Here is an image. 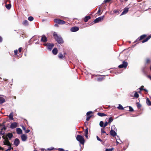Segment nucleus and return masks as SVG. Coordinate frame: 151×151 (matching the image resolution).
I'll list each match as a JSON object with an SVG mask.
<instances>
[{
  "mask_svg": "<svg viewBox=\"0 0 151 151\" xmlns=\"http://www.w3.org/2000/svg\"><path fill=\"white\" fill-rule=\"evenodd\" d=\"M53 36L54 37L55 40L58 43L61 44L63 42V40L61 37L60 35L58 36L56 32H54Z\"/></svg>",
  "mask_w": 151,
  "mask_h": 151,
  "instance_id": "nucleus-1",
  "label": "nucleus"
},
{
  "mask_svg": "<svg viewBox=\"0 0 151 151\" xmlns=\"http://www.w3.org/2000/svg\"><path fill=\"white\" fill-rule=\"evenodd\" d=\"M76 139L81 143L84 144V140L82 136L80 135H78L76 137Z\"/></svg>",
  "mask_w": 151,
  "mask_h": 151,
  "instance_id": "nucleus-2",
  "label": "nucleus"
},
{
  "mask_svg": "<svg viewBox=\"0 0 151 151\" xmlns=\"http://www.w3.org/2000/svg\"><path fill=\"white\" fill-rule=\"evenodd\" d=\"M2 137L4 139V140L3 142L4 143V145H7L8 146H11V144L8 140V138L6 137V138H5L4 136Z\"/></svg>",
  "mask_w": 151,
  "mask_h": 151,
  "instance_id": "nucleus-3",
  "label": "nucleus"
},
{
  "mask_svg": "<svg viewBox=\"0 0 151 151\" xmlns=\"http://www.w3.org/2000/svg\"><path fill=\"white\" fill-rule=\"evenodd\" d=\"M104 17V15L96 18L93 21L94 23H96L99 22L103 20Z\"/></svg>",
  "mask_w": 151,
  "mask_h": 151,
  "instance_id": "nucleus-4",
  "label": "nucleus"
},
{
  "mask_svg": "<svg viewBox=\"0 0 151 151\" xmlns=\"http://www.w3.org/2000/svg\"><path fill=\"white\" fill-rule=\"evenodd\" d=\"M54 22L59 24H63L65 23V22L63 20L58 19H55L54 20Z\"/></svg>",
  "mask_w": 151,
  "mask_h": 151,
  "instance_id": "nucleus-5",
  "label": "nucleus"
},
{
  "mask_svg": "<svg viewBox=\"0 0 151 151\" xmlns=\"http://www.w3.org/2000/svg\"><path fill=\"white\" fill-rule=\"evenodd\" d=\"M127 65H128V63H127V62L125 61H124L123 62L122 64L119 65L118 67L119 68H125L127 66Z\"/></svg>",
  "mask_w": 151,
  "mask_h": 151,
  "instance_id": "nucleus-6",
  "label": "nucleus"
},
{
  "mask_svg": "<svg viewBox=\"0 0 151 151\" xmlns=\"http://www.w3.org/2000/svg\"><path fill=\"white\" fill-rule=\"evenodd\" d=\"M46 46H47V49L50 50H51L54 46V44L52 43H47L46 44Z\"/></svg>",
  "mask_w": 151,
  "mask_h": 151,
  "instance_id": "nucleus-7",
  "label": "nucleus"
},
{
  "mask_svg": "<svg viewBox=\"0 0 151 151\" xmlns=\"http://www.w3.org/2000/svg\"><path fill=\"white\" fill-rule=\"evenodd\" d=\"M17 126V122H14L12 123L10 125V127L12 129H13L15 128Z\"/></svg>",
  "mask_w": 151,
  "mask_h": 151,
  "instance_id": "nucleus-8",
  "label": "nucleus"
},
{
  "mask_svg": "<svg viewBox=\"0 0 151 151\" xmlns=\"http://www.w3.org/2000/svg\"><path fill=\"white\" fill-rule=\"evenodd\" d=\"M79 29V28L78 27H72L70 29V31L72 32H75L78 31Z\"/></svg>",
  "mask_w": 151,
  "mask_h": 151,
  "instance_id": "nucleus-9",
  "label": "nucleus"
},
{
  "mask_svg": "<svg viewBox=\"0 0 151 151\" xmlns=\"http://www.w3.org/2000/svg\"><path fill=\"white\" fill-rule=\"evenodd\" d=\"M129 8L127 7H126L124 9V10L122 13L121 15L126 14L128 11Z\"/></svg>",
  "mask_w": 151,
  "mask_h": 151,
  "instance_id": "nucleus-10",
  "label": "nucleus"
},
{
  "mask_svg": "<svg viewBox=\"0 0 151 151\" xmlns=\"http://www.w3.org/2000/svg\"><path fill=\"white\" fill-rule=\"evenodd\" d=\"M20 143L19 140L18 138L15 139L14 141V144L16 146H17Z\"/></svg>",
  "mask_w": 151,
  "mask_h": 151,
  "instance_id": "nucleus-11",
  "label": "nucleus"
},
{
  "mask_svg": "<svg viewBox=\"0 0 151 151\" xmlns=\"http://www.w3.org/2000/svg\"><path fill=\"white\" fill-rule=\"evenodd\" d=\"M21 138L23 141H25L27 139V136L26 135L23 134L21 136Z\"/></svg>",
  "mask_w": 151,
  "mask_h": 151,
  "instance_id": "nucleus-12",
  "label": "nucleus"
},
{
  "mask_svg": "<svg viewBox=\"0 0 151 151\" xmlns=\"http://www.w3.org/2000/svg\"><path fill=\"white\" fill-rule=\"evenodd\" d=\"M110 134L113 137H114L116 135V133L115 131L113 130L112 129L110 131Z\"/></svg>",
  "mask_w": 151,
  "mask_h": 151,
  "instance_id": "nucleus-13",
  "label": "nucleus"
},
{
  "mask_svg": "<svg viewBox=\"0 0 151 151\" xmlns=\"http://www.w3.org/2000/svg\"><path fill=\"white\" fill-rule=\"evenodd\" d=\"M13 136V135L12 133H9L6 134V137H5V138L8 137L9 139H11Z\"/></svg>",
  "mask_w": 151,
  "mask_h": 151,
  "instance_id": "nucleus-14",
  "label": "nucleus"
},
{
  "mask_svg": "<svg viewBox=\"0 0 151 151\" xmlns=\"http://www.w3.org/2000/svg\"><path fill=\"white\" fill-rule=\"evenodd\" d=\"M17 132L18 134H21L22 133V130L19 128H17L16 129Z\"/></svg>",
  "mask_w": 151,
  "mask_h": 151,
  "instance_id": "nucleus-15",
  "label": "nucleus"
},
{
  "mask_svg": "<svg viewBox=\"0 0 151 151\" xmlns=\"http://www.w3.org/2000/svg\"><path fill=\"white\" fill-rule=\"evenodd\" d=\"M47 38L45 35L42 36L41 41L43 42H45L47 41Z\"/></svg>",
  "mask_w": 151,
  "mask_h": 151,
  "instance_id": "nucleus-16",
  "label": "nucleus"
},
{
  "mask_svg": "<svg viewBox=\"0 0 151 151\" xmlns=\"http://www.w3.org/2000/svg\"><path fill=\"white\" fill-rule=\"evenodd\" d=\"M13 112H11L9 116H8L9 119L11 120H13L14 118H13Z\"/></svg>",
  "mask_w": 151,
  "mask_h": 151,
  "instance_id": "nucleus-17",
  "label": "nucleus"
},
{
  "mask_svg": "<svg viewBox=\"0 0 151 151\" xmlns=\"http://www.w3.org/2000/svg\"><path fill=\"white\" fill-rule=\"evenodd\" d=\"M151 37V35L147 37L144 40L142 41V43H143L147 41Z\"/></svg>",
  "mask_w": 151,
  "mask_h": 151,
  "instance_id": "nucleus-18",
  "label": "nucleus"
},
{
  "mask_svg": "<svg viewBox=\"0 0 151 151\" xmlns=\"http://www.w3.org/2000/svg\"><path fill=\"white\" fill-rule=\"evenodd\" d=\"M91 19V17L89 16H86L85 17L84 19V20L85 22H87L88 20Z\"/></svg>",
  "mask_w": 151,
  "mask_h": 151,
  "instance_id": "nucleus-19",
  "label": "nucleus"
},
{
  "mask_svg": "<svg viewBox=\"0 0 151 151\" xmlns=\"http://www.w3.org/2000/svg\"><path fill=\"white\" fill-rule=\"evenodd\" d=\"M52 53L54 55H55L57 54L58 53L57 49L56 48H54L52 50Z\"/></svg>",
  "mask_w": 151,
  "mask_h": 151,
  "instance_id": "nucleus-20",
  "label": "nucleus"
},
{
  "mask_svg": "<svg viewBox=\"0 0 151 151\" xmlns=\"http://www.w3.org/2000/svg\"><path fill=\"white\" fill-rule=\"evenodd\" d=\"M98 115L100 116H106V115L104 113L99 112L97 114Z\"/></svg>",
  "mask_w": 151,
  "mask_h": 151,
  "instance_id": "nucleus-21",
  "label": "nucleus"
},
{
  "mask_svg": "<svg viewBox=\"0 0 151 151\" xmlns=\"http://www.w3.org/2000/svg\"><path fill=\"white\" fill-rule=\"evenodd\" d=\"M5 101V99L4 98L0 97V104H2Z\"/></svg>",
  "mask_w": 151,
  "mask_h": 151,
  "instance_id": "nucleus-22",
  "label": "nucleus"
},
{
  "mask_svg": "<svg viewBox=\"0 0 151 151\" xmlns=\"http://www.w3.org/2000/svg\"><path fill=\"white\" fill-rule=\"evenodd\" d=\"M146 36L145 35H141L139 37V39H138V40H140L143 39L146 37Z\"/></svg>",
  "mask_w": 151,
  "mask_h": 151,
  "instance_id": "nucleus-23",
  "label": "nucleus"
},
{
  "mask_svg": "<svg viewBox=\"0 0 151 151\" xmlns=\"http://www.w3.org/2000/svg\"><path fill=\"white\" fill-rule=\"evenodd\" d=\"M147 103L148 105L151 106V102L148 98L147 99Z\"/></svg>",
  "mask_w": 151,
  "mask_h": 151,
  "instance_id": "nucleus-24",
  "label": "nucleus"
},
{
  "mask_svg": "<svg viewBox=\"0 0 151 151\" xmlns=\"http://www.w3.org/2000/svg\"><path fill=\"white\" fill-rule=\"evenodd\" d=\"M11 7V4H6V8L8 9H9Z\"/></svg>",
  "mask_w": 151,
  "mask_h": 151,
  "instance_id": "nucleus-25",
  "label": "nucleus"
},
{
  "mask_svg": "<svg viewBox=\"0 0 151 151\" xmlns=\"http://www.w3.org/2000/svg\"><path fill=\"white\" fill-rule=\"evenodd\" d=\"M134 96L137 98H138L139 97V95L137 92H135L134 94Z\"/></svg>",
  "mask_w": 151,
  "mask_h": 151,
  "instance_id": "nucleus-26",
  "label": "nucleus"
},
{
  "mask_svg": "<svg viewBox=\"0 0 151 151\" xmlns=\"http://www.w3.org/2000/svg\"><path fill=\"white\" fill-rule=\"evenodd\" d=\"M117 108L121 110H123L124 109L122 106L120 104L119 105V106Z\"/></svg>",
  "mask_w": 151,
  "mask_h": 151,
  "instance_id": "nucleus-27",
  "label": "nucleus"
},
{
  "mask_svg": "<svg viewBox=\"0 0 151 151\" xmlns=\"http://www.w3.org/2000/svg\"><path fill=\"white\" fill-rule=\"evenodd\" d=\"M23 24L24 25H27L28 24V22L27 20H24L23 22Z\"/></svg>",
  "mask_w": 151,
  "mask_h": 151,
  "instance_id": "nucleus-28",
  "label": "nucleus"
},
{
  "mask_svg": "<svg viewBox=\"0 0 151 151\" xmlns=\"http://www.w3.org/2000/svg\"><path fill=\"white\" fill-rule=\"evenodd\" d=\"M59 58L62 59L63 58V56L62 53H59L58 55Z\"/></svg>",
  "mask_w": 151,
  "mask_h": 151,
  "instance_id": "nucleus-29",
  "label": "nucleus"
},
{
  "mask_svg": "<svg viewBox=\"0 0 151 151\" xmlns=\"http://www.w3.org/2000/svg\"><path fill=\"white\" fill-rule=\"evenodd\" d=\"M99 125L101 127H104V123L102 121H101L100 122Z\"/></svg>",
  "mask_w": 151,
  "mask_h": 151,
  "instance_id": "nucleus-30",
  "label": "nucleus"
},
{
  "mask_svg": "<svg viewBox=\"0 0 151 151\" xmlns=\"http://www.w3.org/2000/svg\"><path fill=\"white\" fill-rule=\"evenodd\" d=\"M104 129L105 127H103V128H102L101 129V133H106V132L104 131Z\"/></svg>",
  "mask_w": 151,
  "mask_h": 151,
  "instance_id": "nucleus-31",
  "label": "nucleus"
},
{
  "mask_svg": "<svg viewBox=\"0 0 151 151\" xmlns=\"http://www.w3.org/2000/svg\"><path fill=\"white\" fill-rule=\"evenodd\" d=\"M34 18L30 16L29 17L28 20L30 21H32L33 20Z\"/></svg>",
  "mask_w": 151,
  "mask_h": 151,
  "instance_id": "nucleus-32",
  "label": "nucleus"
},
{
  "mask_svg": "<svg viewBox=\"0 0 151 151\" xmlns=\"http://www.w3.org/2000/svg\"><path fill=\"white\" fill-rule=\"evenodd\" d=\"M2 126H3V127L1 129V130L2 131L3 130H5L6 129V127L4 125H3Z\"/></svg>",
  "mask_w": 151,
  "mask_h": 151,
  "instance_id": "nucleus-33",
  "label": "nucleus"
},
{
  "mask_svg": "<svg viewBox=\"0 0 151 151\" xmlns=\"http://www.w3.org/2000/svg\"><path fill=\"white\" fill-rule=\"evenodd\" d=\"M113 119L112 118V117H110L109 119L108 123H111L113 121Z\"/></svg>",
  "mask_w": 151,
  "mask_h": 151,
  "instance_id": "nucleus-34",
  "label": "nucleus"
},
{
  "mask_svg": "<svg viewBox=\"0 0 151 151\" xmlns=\"http://www.w3.org/2000/svg\"><path fill=\"white\" fill-rule=\"evenodd\" d=\"M137 107L138 108H140L141 106V105L139 103H137Z\"/></svg>",
  "mask_w": 151,
  "mask_h": 151,
  "instance_id": "nucleus-35",
  "label": "nucleus"
},
{
  "mask_svg": "<svg viewBox=\"0 0 151 151\" xmlns=\"http://www.w3.org/2000/svg\"><path fill=\"white\" fill-rule=\"evenodd\" d=\"M92 111H89L88 112L86 113V115L87 116H90V114L92 113Z\"/></svg>",
  "mask_w": 151,
  "mask_h": 151,
  "instance_id": "nucleus-36",
  "label": "nucleus"
},
{
  "mask_svg": "<svg viewBox=\"0 0 151 151\" xmlns=\"http://www.w3.org/2000/svg\"><path fill=\"white\" fill-rule=\"evenodd\" d=\"M91 116H92V115H91V116H87V118L86 119V120L87 121L89 120L90 119V118L91 117Z\"/></svg>",
  "mask_w": 151,
  "mask_h": 151,
  "instance_id": "nucleus-37",
  "label": "nucleus"
},
{
  "mask_svg": "<svg viewBox=\"0 0 151 151\" xmlns=\"http://www.w3.org/2000/svg\"><path fill=\"white\" fill-rule=\"evenodd\" d=\"M54 149H55L53 147H51L50 148H48L47 150H48L51 151V150H54Z\"/></svg>",
  "mask_w": 151,
  "mask_h": 151,
  "instance_id": "nucleus-38",
  "label": "nucleus"
},
{
  "mask_svg": "<svg viewBox=\"0 0 151 151\" xmlns=\"http://www.w3.org/2000/svg\"><path fill=\"white\" fill-rule=\"evenodd\" d=\"M108 123H108V122H105L104 124V127H106V126H107V125L108 124Z\"/></svg>",
  "mask_w": 151,
  "mask_h": 151,
  "instance_id": "nucleus-39",
  "label": "nucleus"
},
{
  "mask_svg": "<svg viewBox=\"0 0 151 151\" xmlns=\"http://www.w3.org/2000/svg\"><path fill=\"white\" fill-rule=\"evenodd\" d=\"M129 111H134L133 109L131 106H129Z\"/></svg>",
  "mask_w": 151,
  "mask_h": 151,
  "instance_id": "nucleus-40",
  "label": "nucleus"
},
{
  "mask_svg": "<svg viewBox=\"0 0 151 151\" xmlns=\"http://www.w3.org/2000/svg\"><path fill=\"white\" fill-rule=\"evenodd\" d=\"M103 79V77H101L100 78H98L97 79V80L98 81H102Z\"/></svg>",
  "mask_w": 151,
  "mask_h": 151,
  "instance_id": "nucleus-41",
  "label": "nucleus"
},
{
  "mask_svg": "<svg viewBox=\"0 0 151 151\" xmlns=\"http://www.w3.org/2000/svg\"><path fill=\"white\" fill-rule=\"evenodd\" d=\"M146 63H148L150 62V60L149 59H147L146 60Z\"/></svg>",
  "mask_w": 151,
  "mask_h": 151,
  "instance_id": "nucleus-42",
  "label": "nucleus"
},
{
  "mask_svg": "<svg viewBox=\"0 0 151 151\" xmlns=\"http://www.w3.org/2000/svg\"><path fill=\"white\" fill-rule=\"evenodd\" d=\"M59 151H65L64 149L62 148H59L58 149Z\"/></svg>",
  "mask_w": 151,
  "mask_h": 151,
  "instance_id": "nucleus-43",
  "label": "nucleus"
},
{
  "mask_svg": "<svg viewBox=\"0 0 151 151\" xmlns=\"http://www.w3.org/2000/svg\"><path fill=\"white\" fill-rule=\"evenodd\" d=\"M8 146L9 147L6 150H5V151H8L11 150V146Z\"/></svg>",
  "mask_w": 151,
  "mask_h": 151,
  "instance_id": "nucleus-44",
  "label": "nucleus"
},
{
  "mask_svg": "<svg viewBox=\"0 0 151 151\" xmlns=\"http://www.w3.org/2000/svg\"><path fill=\"white\" fill-rule=\"evenodd\" d=\"M96 138L98 140L100 141V142H102V140L98 137V136H96Z\"/></svg>",
  "mask_w": 151,
  "mask_h": 151,
  "instance_id": "nucleus-45",
  "label": "nucleus"
},
{
  "mask_svg": "<svg viewBox=\"0 0 151 151\" xmlns=\"http://www.w3.org/2000/svg\"><path fill=\"white\" fill-rule=\"evenodd\" d=\"M24 131L25 132V133H28L30 131V130L29 129H27V130L26 129V130H25Z\"/></svg>",
  "mask_w": 151,
  "mask_h": 151,
  "instance_id": "nucleus-46",
  "label": "nucleus"
},
{
  "mask_svg": "<svg viewBox=\"0 0 151 151\" xmlns=\"http://www.w3.org/2000/svg\"><path fill=\"white\" fill-rule=\"evenodd\" d=\"M18 50H15L14 51V53L15 55H16L17 54Z\"/></svg>",
  "mask_w": 151,
  "mask_h": 151,
  "instance_id": "nucleus-47",
  "label": "nucleus"
},
{
  "mask_svg": "<svg viewBox=\"0 0 151 151\" xmlns=\"http://www.w3.org/2000/svg\"><path fill=\"white\" fill-rule=\"evenodd\" d=\"M88 128H87L85 130V134H88Z\"/></svg>",
  "mask_w": 151,
  "mask_h": 151,
  "instance_id": "nucleus-48",
  "label": "nucleus"
},
{
  "mask_svg": "<svg viewBox=\"0 0 151 151\" xmlns=\"http://www.w3.org/2000/svg\"><path fill=\"white\" fill-rule=\"evenodd\" d=\"M111 0H105L104 2V3H106L109 2Z\"/></svg>",
  "mask_w": 151,
  "mask_h": 151,
  "instance_id": "nucleus-49",
  "label": "nucleus"
},
{
  "mask_svg": "<svg viewBox=\"0 0 151 151\" xmlns=\"http://www.w3.org/2000/svg\"><path fill=\"white\" fill-rule=\"evenodd\" d=\"M144 87V86H142L141 87L139 88V89L140 91L143 90V88Z\"/></svg>",
  "mask_w": 151,
  "mask_h": 151,
  "instance_id": "nucleus-50",
  "label": "nucleus"
},
{
  "mask_svg": "<svg viewBox=\"0 0 151 151\" xmlns=\"http://www.w3.org/2000/svg\"><path fill=\"white\" fill-rule=\"evenodd\" d=\"M106 151H112V149H107L106 150Z\"/></svg>",
  "mask_w": 151,
  "mask_h": 151,
  "instance_id": "nucleus-51",
  "label": "nucleus"
},
{
  "mask_svg": "<svg viewBox=\"0 0 151 151\" xmlns=\"http://www.w3.org/2000/svg\"><path fill=\"white\" fill-rule=\"evenodd\" d=\"M22 128L23 129L24 131L26 130V128H25V127L24 126H22Z\"/></svg>",
  "mask_w": 151,
  "mask_h": 151,
  "instance_id": "nucleus-52",
  "label": "nucleus"
},
{
  "mask_svg": "<svg viewBox=\"0 0 151 151\" xmlns=\"http://www.w3.org/2000/svg\"><path fill=\"white\" fill-rule=\"evenodd\" d=\"M100 12H101V8H100V7H99V9L97 12V13H99Z\"/></svg>",
  "mask_w": 151,
  "mask_h": 151,
  "instance_id": "nucleus-53",
  "label": "nucleus"
},
{
  "mask_svg": "<svg viewBox=\"0 0 151 151\" xmlns=\"http://www.w3.org/2000/svg\"><path fill=\"white\" fill-rule=\"evenodd\" d=\"M22 50L21 47H19V52H21Z\"/></svg>",
  "mask_w": 151,
  "mask_h": 151,
  "instance_id": "nucleus-54",
  "label": "nucleus"
},
{
  "mask_svg": "<svg viewBox=\"0 0 151 151\" xmlns=\"http://www.w3.org/2000/svg\"><path fill=\"white\" fill-rule=\"evenodd\" d=\"M85 136L86 137L88 138V134H85Z\"/></svg>",
  "mask_w": 151,
  "mask_h": 151,
  "instance_id": "nucleus-55",
  "label": "nucleus"
},
{
  "mask_svg": "<svg viewBox=\"0 0 151 151\" xmlns=\"http://www.w3.org/2000/svg\"><path fill=\"white\" fill-rule=\"evenodd\" d=\"M143 90H144V91H146V92H147L148 91L147 89H145L143 88Z\"/></svg>",
  "mask_w": 151,
  "mask_h": 151,
  "instance_id": "nucleus-56",
  "label": "nucleus"
},
{
  "mask_svg": "<svg viewBox=\"0 0 151 151\" xmlns=\"http://www.w3.org/2000/svg\"><path fill=\"white\" fill-rule=\"evenodd\" d=\"M138 39H139V38H137V39L136 40V41H135L134 42H137V41H139V40H138Z\"/></svg>",
  "mask_w": 151,
  "mask_h": 151,
  "instance_id": "nucleus-57",
  "label": "nucleus"
},
{
  "mask_svg": "<svg viewBox=\"0 0 151 151\" xmlns=\"http://www.w3.org/2000/svg\"><path fill=\"white\" fill-rule=\"evenodd\" d=\"M2 41V38L0 36V42H1Z\"/></svg>",
  "mask_w": 151,
  "mask_h": 151,
  "instance_id": "nucleus-58",
  "label": "nucleus"
},
{
  "mask_svg": "<svg viewBox=\"0 0 151 151\" xmlns=\"http://www.w3.org/2000/svg\"><path fill=\"white\" fill-rule=\"evenodd\" d=\"M147 77L150 78L151 80V76H147Z\"/></svg>",
  "mask_w": 151,
  "mask_h": 151,
  "instance_id": "nucleus-59",
  "label": "nucleus"
},
{
  "mask_svg": "<svg viewBox=\"0 0 151 151\" xmlns=\"http://www.w3.org/2000/svg\"><path fill=\"white\" fill-rule=\"evenodd\" d=\"M55 26L56 27H58V25L57 24H55Z\"/></svg>",
  "mask_w": 151,
  "mask_h": 151,
  "instance_id": "nucleus-60",
  "label": "nucleus"
},
{
  "mask_svg": "<svg viewBox=\"0 0 151 151\" xmlns=\"http://www.w3.org/2000/svg\"><path fill=\"white\" fill-rule=\"evenodd\" d=\"M116 143L117 144H118L119 143L117 141H116Z\"/></svg>",
  "mask_w": 151,
  "mask_h": 151,
  "instance_id": "nucleus-61",
  "label": "nucleus"
},
{
  "mask_svg": "<svg viewBox=\"0 0 151 151\" xmlns=\"http://www.w3.org/2000/svg\"><path fill=\"white\" fill-rule=\"evenodd\" d=\"M41 150H42V151H44V150H45V149H43V148H42L41 149Z\"/></svg>",
  "mask_w": 151,
  "mask_h": 151,
  "instance_id": "nucleus-62",
  "label": "nucleus"
},
{
  "mask_svg": "<svg viewBox=\"0 0 151 151\" xmlns=\"http://www.w3.org/2000/svg\"><path fill=\"white\" fill-rule=\"evenodd\" d=\"M0 149H1L2 150H4V149L3 148V149H2L1 147H0Z\"/></svg>",
  "mask_w": 151,
  "mask_h": 151,
  "instance_id": "nucleus-63",
  "label": "nucleus"
},
{
  "mask_svg": "<svg viewBox=\"0 0 151 151\" xmlns=\"http://www.w3.org/2000/svg\"><path fill=\"white\" fill-rule=\"evenodd\" d=\"M112 128H113V127H115V126L113 125L112 127Z\"/></svg>",
  "mask_w": 151,
  "mask_h": 151,
  "instance_id": "nucleus-64",
  "label": "nucleus"
}]
</instances>
